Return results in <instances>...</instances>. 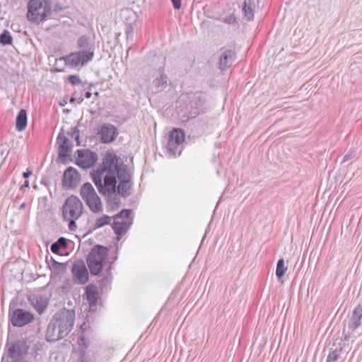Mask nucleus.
<instances>
[{"label": "nucleus", "mask_w": 362, "mask_h": 362, "mask_svg": "<svg viewBox=\"0 0 362 362\" xmlns=\"http://www.w3.org/2000/svg\"><path fill=\"white\" fill-rule=\"evenodd\" d=\"M168 77L165 74H161L153 81V86L156 88L157 92L162 90L167 86Z\"/></svg>", "instance_id": "obj_25"}, {"label": "nucleus", "mask_w": 362, "mask_h": 362, "mask_svg": "<svg viewBox=\"0 0 362 362\" xmlns=\"http://www.w3.org/2000/svg\"><path fill=\"white\" fill-rule=\"evenodd\" d=\"M31 174H32L31 171H26V172L23 173V176L24 178H28L30 176Z\"/></svg>", "instance_id": "obj_42"}, {"label": "nucleus", "mask_w": 362, "mask_h": 362, "mask_svg": "<svg viewBox=\"0 0 362 362\" xmlns=\"http://www.w3.org/2000/svg\"><path fill=\"white\" fill-rule=\"evenodd\" d=\"M86 298L90 305L96 304L98 300V291L94 286H88L86 288Z\"/></svg>", "instance_id": "obj_24"}, {"label": "nucleus", "mask_w": 362, "mask_h": 362, "mask_svg": "<svg viewBox=\"0 0 362 362\" xmlns=\"http://www.w3.org/2000/svg\"><path fill=\"white\" fill-rule=\"evenodd\" d=\"M75 100H76V98L73 97L71 98L70 102H74Z\"/></svg>", "instance_id": "obj_47"}, {"label": "nucleus", "mask_w": 362, "mask_h": 362, "mask_svg": "<svg viewBox=\"0 0 362 362\" xmlns=\"http://www.w3.org/2000/svg\"><path fill=\"white\" fill-rule=\"evenodd\" d=\"M361 319L362 305L358 304L353 310L347 326L344 329L345 339L356 338L362 334Z\"/></svg>", "instance_id": "obj_6"}, {"label": "nucleus", "mask_w": 362, "mask_h": 362, "mask_svg": "<svg viewBox=\"0 0 362 362\" xmlns=\"http://www.w3.org/2000/svg\"><path fill=\"white\" fill-rule=\"evenodd\" d=\"M82 101H83V98H78V103H81Z\"/></svg>", "instance_id": "obj_48"}, {"label": "nucleus", "mask_w": 362, "mask_h": 362, "mask_svg": "<svg viewBox=\"0 0 362 362\" xmlns=\"http://www.w3.org/2000/svg\"><path fill=\"white\" fill-rule=\"evenodd\" d=\"M175 9H179L181 7V0H171Z\"/></svg>", "instance_id": "obj_39"}, {"label": "nucleus", "mask_w": 362, "mask_h": 362, "mask_svg": "<svg viewBox=\"0 0 362 362\" xmlns=\"http://www.w3.org/2000/svg\"><path fill=\"white\" fill-rule=\"evenodd\" d=\"M92 180L100 193L110 195L116 192L117 177L130 180L125 166L119 165V158L112 152L106 153L101 165L91 173Z\"/></svg>", "instance_id": "obj_1"}, {"label": "nucleus", "mask_w": 362, "mask_h": 362, "mask_svg": "<svg viewBox=\"0 0 362 362\" xmlns=\"http://www.w3.org/2000/svg\"><path fill=\"white\" fill-rule=\"evenodd\" d=\"M81 180L80 174L73 167H69L64 173L63 187L65 189H72L76 187Z\"/></svg>", "instance_id": "obj_11"}, {"label": "nucleus", "mask_w": 362, "mask_h": 362, "mask_svg": "<svg viewBox=\"0 0 362 362\" xmlns=\"http://www.w3.org/2000/svg\"><path fill=\"white\" fill-rule=\"evenodd\" d=\"M29 347L27 343L22 340L13 342L8 349L9 356L14 360H21L27 354Z\"/></svg>", "instance_id": "obj_12"}, {"label": "nucleus", "mask_w": 362, "mask_h": 362, "mask_svg": "<svg viewBox=\"0 0 362 362\" xmlns=\"http://www.w3.org/2000/svg\"><path fill=\"white\" fill-rule=\"evenodd\" d=\"M12 362H30V361L21 359V360H14Z\"/></svg>", "instance_id": "obj_46"}, {"label": "nucleus", "mask_w": 362, "mask_h": 362, "mask_svg": "<svg viewBox=\"0 0 362 362\" xmlns=\"http://www.w3.org/2000/svg\"><path fill=\"white\" fill-rule=\"evenodd\" d=\"M69 81L72 85H78L81 83L80 78L76 75H70L69 76Z\"/></svg>", "instance_id": "obj_35"}, {"label": "nucleus", "mask_w": 362, "mask_h": 362, "mask_svg": "<svg viewBox=\"0 0 362 362\" xmlns=\"http://www.w3.org/2000/svg\"><path fill=\"white\" fill-rule=\"evenodd\" d=\"M235 58V52L232 49H226L220 55L219 57V69L221 71L226 70L230 66Z\"/></svg>", "instance_id": "obj_16"}, {"label": "nucleus", "mask_w": 362, "mask_h": 362, "mask_svg": "<svg viewBox=\"0 0 362 362\" xmlns=\"http://www.w3.org/2000/svg\"><path fill=\"white\" fill-rule=\"evenodd\" d=\"M85 202L94 214H98L103 211L102 202L98 195L88 198V199L85 200Z\"/></svg>", "instance_id": "obj_20"}, {"label": "nucleus", "mask_w": 362, "mask_h": 362, "mask_svg": "<svg viewBox=\"0 0 362 362\" xmlns=\"http://www.w3.org/2000/svg\"><path fill=\"white\" fill-rule=\"evenodd\" d=\"M76 164L83 169L93 167L98 160V154L89 149L77 150Z\"/></svg>", "instance_id": "obj_9"}, {"label": "nucleus", "mask_w": 362, "mask_h": 362, "mask_svg": "<svg viewBox=\"0 0 362 362\" xmlns=\"http://www.w3.org/2000/svg\"><path fill=\"white\" fill-rule=\"evenodd\" d=\"M83 211V203L78 197L71 195L66 198L62 206V217L65 221L69 222L70 230H76V221L81 216Z\"/></svg>", "instance_id": "obj_3"}, {"label": "nucleus", "mask_w": 362, "mask_h": 362, "mask_svg": "<svg viewBox=\"0 0 362 362\" xmlns=\"http://www.w3.org/2000/svg\"><path fill=\"white\" fill-rule=\"evenodd\" d=\"M52 3L47 0H30L28 4V20L39 24L49 17L52 13Z\"/></svg>", "instance_id": "obj_4"}, {"label": "nucleus", "mask_w": 362, "mask_h": 362, "mask_svg": "<svg viewBox=\"0 0 362 362\" xmlns=\"http://www.w3.org/2000/svg\"><path fill=\"white\" fill-rule=\"evenodd\" d=\"M58 327L54 322L51 320L47 326L46 332V339L48 341H55L64 338L63 336L60 335Z\"/></svg>", "instance_id": "obj_18"}, {"label": "nucleus", "mask_w": 362, "mask_h": 362, "mask_svg": "<svg viewBox=\"0 0 362 362\" xmlns=\"http://www.w3.org/2000/svg\"><path fill=\"white\" fill-rule=\"evenodd\" d=\"M77 47L80 49L78 52L62 57L59 60H64L67 65L71 67H76L79 65L83 66L93 59L95 42L90 37L81 36L77 40Z\"/></svg>", "instance_id": "obj_2"}, {"label": "nucleus", "mask_w": 362, "mask_h": 362, "mask_svg": "<svg viewBox=\"0 0 362 362\" xmlns=\"http://www.w3.org/2000/svg\"><path fill=\"white\" fill-rule=\"evenodd\" d=\"M99 95V93L98 92H95V95L98 96Z\"/></svg>", "instance_id": "obj_50"}, {"label": "nucleus", "mask_w": 362, "mask_h": 362, "mask_svg": "<svg viewBox=\"0 0 362 362\" xmlns=\"http://www.w3.org/2000/svg\"><path fill=\"white\" fill-rule=\"evenodd\" d=\"M75 320V313L73 310H64L56 313L52 321L57 325L60 335L66 337L72 329Z\"/></svg>", "instance_id": "obj_7"}, {"label": "nucleus", "mask_w": 362, "mask_h": 362, "mask_svg": "<svg viewBox=\"0 0 362 362\" xmlns=\"http://www.w3.org/2000/svg\"><path fill=\"white\" fill-rule=\"evenodd\" d=\"M78 362H86L84 353H82V354L81 353L80 356L78 360Z\"/></svg>", "instance_id": "obj_41"}, {"label": "nucleus", "mask_w": 362, "mask_h": 362, "mask_svg": "<svg viewBox=\"0 0 362 362\" xmlns=\"http://www.w3.org/2000/svg\"><path fill=\"white\" fill-rule=\"evenodd\" d=\"M28 123L27 112L22 109L18 112L16 117V129L19 132L23 131Z\"/></svg>", "instance_id": "obj_23"}, {"label": "nucleus", "mask_w": 362, "mask_h": 362, "mask_svg": "<svg viewBox=\"0 0 362 362\" xmlns=\"http://www.w3.org/2000/svg\"><path fill=\"white\" fill-rule=\"evenodd\" d=\"M13 42V37L9 31L5 30L0 35V43L4 45H11Z\"/></svg>", "instance_id": "obj_31"}, {"label": "nucleus", "mask_w": 362, "mask_h": 362, "mask_svg": "<svg viewBox=\"0 0 362 362\" xmlns=\"http://www.w3.org/2000/svg\"><path fill=\"white\" fill-rule=\"evenodd\" d=\"M118 134L116 127L110 124H104L98 131L100 141L104 144L113 141Z\"/></svg>", "instance_id": "obj_13"}, {"label": "nucleus", "mask_w": 362, "mask_h": 362, "mask_svg": "<svg viewBox=\"0 0 362 362\" xmlns=\"http://www.w3.org/2000/svg\"><path fill=\"white\" fill-rule=\"evenodd\" d=\"M132 183L130 180H123L119 182V185H116V191L117 193L124 197H127L131 194Z\"/></svg>", "instance_id": "obj_22"}, {"label": "nucleus", "mask_w": 362, "mask_h": 362, "mask_svg": "<svg viewBox=\"0 0 362 362\" xmlns=\"http://www.w3.org/2000/svg\"><path fill=\"white\" fill-rule=\"evenodd\" d=\"M28 187H29V182H28V181H25V183L21 185V189L23 190L24 188H28Z\"/></svg>", "instance_id": "obj_43"}, {"label": "nucleus", "mask_w": 362, "mask_h": 362, "mask_svg": "<svg viewBox=\"0 0 362 362\" xmlns=\"http://www.w3.org/2000/svg\"><path fill=\"white\" fill-rule=\"evenodd\" d=\"M80 194L84 201L98 195L94 187L90 182H86L81 186Z\"/></svg>", "instance_id": "obj_21"}, {"label": "nucleus", "mask_w": 362, "mask_h": 362, "mask_svg": "<svg viewBox=\"0 0 362 362\" xmlns=\"http://www.w3.org/2000/svg\"><path fill=\"white\" fill-rule=\"evenodd\" d=\"M243 11L244 12V15L245 18L248 21H251L254 18V9L252 6V3L250 1L245 0L244 5L243 7Z\"/></svg>", "instance_id": "obj_29"}, {"label": "nucleus", "mask_w": 362, "mask_h": 362, "mask_svg": "<svg viewBox=\"0 0 362 362\" xmlns=\"http://www.w3.org/2000/svg\"><path fill=\"white\" fill-rule=\"evenodd\" d=\"M34 320V315L31 312L23 309L17 308L11 315V322L14 327H23L26 325Z\"/></svg>", "instance_id": "obj_10"}, {"label": "nucleus", "mask_w": 362, "mask_h": 362, "mask_svg": "<svg viewBox=\"0 0 362 362\" xmlns=\"http://www.w3.org/2000/svg\"><path fill=\"white\" fill-rule=\"evenodd\" d=\"M72 273L81 284H86L88 281V269L83 261L74 264Z\"/></svg>", "instance_id": "obj_15"}, {"label": "nucleus", "mask_w": 362, "mask_h": 362, "mask_svg": "<svg viewBox=\"0 0 362 362\" xmlns=\"http://www.w3.org/2000/svg\"><path fill=\"white\" fill-rule=\"evenodd\" d=\"M107 256V247L97 245L88 253L86 262L92 275L99 274L103 267V264Z\"/></svg>", "instance_id": "obj_5"}, {"label": "nucleus", "mask_w": 362, "mask_h": 362, "mask_svg": "<svg viewBox=\"0 0 362 362\" xmlns=\"http://www.w3.org/2000/svg\"><path fill=\"white\" fill-rule=\"evenodd\" d=\"M133 223V219H116L114 218L112 228L114 232L118 235L125 234Z\"/></svg>", "instance_id": "obj_17"}, {"label": "nucleus", "mask_w": 362, "mask_h": 362, "mask_svg": "<svg viewBox=\"0 0 362 362\" xmlns=\"http://www.w3.org/2000/svg\"><path fill=\"white\" fill-rule=\"evenodd\" d=\"M112 195H114V197L112 199V203L115 204L116 206H118L119 204V203H120V201H119V199L116 197L115 192L114 194H111L110 195H107L108 197V201L111 202V199H112L111 196Z\"/></svg>", "instance_id": "obj_37"}, {"label": "nucleus", "mask_w": 362, "mask_h": 362, "mask_svg": "<svg viewBox=\"0 0 362 362\" xmlns=\"http://www.w3.org/2000/svg\"><path fill=\"white\" fill-rule=\"evenodd\" d=\"M342 349H335L334 351L329 352L327 362H342Z\"/></svg>", "instance_id": "obj_27"}, {"label": "nucleus", "mask_w": 362, "mask_h": 362, "mask_svg": "<svg viewBox=\"0 0 362 362\" xmlns=\"http://www.w3.org/2000/svg\"><path fill=\"white\" fill-rule=\"evenodd\" d=\"M57 143L59 145V157H66L69 156L73 146L72 141L64 134L60 133L57 136Z\"/></svg>", "instance_id": "obj_14"}, {"label": "nucleus", "mask_w": 362, "mask_h": 362, "mask_svg": "<svg viewBox=\"0 0 362 362\" xmlns=\"http://www.w3.org/2000/svg\"><path fill=\"white\" fill-rule=\"evenodd\" d=\"M67 246V239L64 237H60L56 242L51 245L50 250L53 253L59 254L62 248H66Z\"/></svg>", "instance_id": "obj_26"}, {"label": "nucleus", "mask_w": 362, "mask_h": 362, "mask_svg": "<svg viewBox=\"0 0 362 362\" xmlns=\"http://www.w3.org/2000/svg\"><path fill=\"white\" fill-rule=\"evenodd\" d=\"M30 301L32 305L40 314L42 313L45 310L48 304L47 298L42 296H34L32 298H30Z\"/></svg>", "instance_id": "obj_19"}, {"label": "nucleus", "mask_w": 362, "mask_h": 362, "mask_svg": "<svg viewBox=\"0 0 362 362\" xmlns=\"http://www.w3.org/2000/svg\"><path fill=\"white\" fill-rule=\"evenodd\" d=\"M356 155V153L354 151H350L348 153H346L343 158V162L347 161L351 158H353Z\"/></svg>", "instance_id": "obj_38"}, {"label": "nucleus", "mask_w": 362, "mask_h": 362, "mask_svg": "<svg viewBox=\"0 0 362 362\" xmlns=\"http://www.w3.org/2000/svg\"><path fill=\"white\" fill-rule=\"evenodd\" d=\"M222 21L227 24H233L235 23L236 18L233 14H231L229 16L223 18Z\"/></svg>", "instance_id": "obj_36"}, {"label": "nucleus", "mask_w": 362, "mask_h": 362, "mask_svg": "<svg viewBox=\"0 0 362 362\" xmlns=\"http://www.w3.org/2000/svg\"><path fill=\"white\" fill-rule=\"evenodd\" d=\"M287 271V267L285 266L284 259H280L277 262L276 275L278 278L279 281L282 282V278Z\"/></svg>", "instance_id": "obj_28"}, {"label": "nucleus", "mask_w": 362, "mask_h": 362, "mask_svg": "<svg viewBox=\"0 0 362 362\" xmlns=\"http://www.w3.org/2000/svg\"><path fill=\"white\" fill-rule=\"evenodd\" d=\"M132 213V210L130 209H123L122 210L119 214H116L114 218H116V219H132V218L130 217V214Z\"/></svg>", "instance_id": "obj_33"}, {"label": "nucleus", "mask_w": 362, "mask_h": 362, "mask_svg": "<svg viewBox=\"0 0 362 362\" xmlns=\"http://www.w3.org/2000/svg\"><path fill=\"white\" fill-rule=\"evenodd\" d=\"M185 138V133L184 130L179 128H175L170 132L169 140L167 144L166 148L168 151L173 156L177 153L180 154V145L183 143Z\"/></svg>", "instance_id": "obj_8"}, {"label": "nucleus", "mask_w": 362, "mask_h": 362, "mask_svg": "<svg viewBox=\"0 0 362 362\" xmlns=\"http://www.w3.org/2000/svg\"><path fill=\"white\" fill-rule=\"evenodd\" d=\"M56 70H57V71H63L62 69H57Z\"/></svg>", "instance_id": "obj_49"}, {"label": "nucleus", "mask_w": 362, "mask_h": 362, "mask_svg": "<svg viewBox=\"0 0 362 362\" xmlns=\"http://www.w3.org/2000/svg\"><path fill=\"white\" fill-rule=\"evenodd\" d=\"M125 33L127 34V38H129L132 35L133 28L131 25L127 26Z\"/></svg>", "instance_id": "obj_40"}, {"label": "nucleus", "mask_w": 362, "mask_h": 362, "mask_svg": "<svg viewBox=\"0 0 362 362\" xmlns=\"http://www.w3.org/2000/svg\"><path fill=\"white\" fill-rule=\"evenodd\" d=\"M91 95H92V93L90 92H89V91H87L85 93V97L86 98H90L91 97Z\"/></svg>", "instance_id": "obj_44"}, {"label": "nucleus", "mask_w": 362, "mask_h": 362, "mask_svg": "<svg viewBox=\"0 0 362 362\" xmlns=\"http://www.w3.org/2000/svg\"><path fill=\"white\" fill-rule=\"evenodd\" d=\"M25 205H26V204H25V202L22 203V204L20 205V206H19V209H20V210H21V209H24V208L25 207Z\"/></svg>", "instance_id": "obj_45"}, {"label": "nucleus", "mask_w": 362, "mask_h": 362, "mask_svg": "<svg viewBox=\"0 0 362 362\" xmlns=\"http://www.w3.org/2000/svg\"><path fill=\"white\" fill-rule=\"evenodd\" d=\"M51 267L57 274H62L65 269V264L58 262L53 257H51Z\"/></svg>", "instance_id": "obj_30"}, {"label": "nucleus", "mask_w": 362, "mask_h": 362, "mask_svg": "<svg viewBox=\"0 0 362 362\" xmlns=\"http://www.w3.org/2000/svg\"><path fill=\"white\" fill-rule=\"evenodd\" d=\"M111 217L107 215H103L102 217L98 218L95 224V228H100L110 223Z\"/></svg>", "instance_id": "obj_32"}, {"label": "nucleus", "mask_w": 362, "mask_h": 362, "mask_svg": "<svg viewBox=\"0 0 362 362\" xmlns=\"http://www.w3.org/2000/svg\"><path fill=\"white\" fill-rule=\"evenodd\" d=\"M68 134L71 137L74 138L76 141V144L78 146L80 145V141H79V131L77 129V127H72L69 132H68Z\"/></svg>", "instance_id": "obj_34"}]
</instances>
